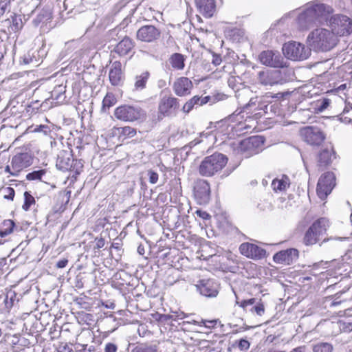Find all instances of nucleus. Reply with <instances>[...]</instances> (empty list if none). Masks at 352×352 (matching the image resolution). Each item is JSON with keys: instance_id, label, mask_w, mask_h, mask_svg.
Wrapping results in <instances>:
<instances>
[{"instance_id": "603ef678", "label": "nucleus", "mask_w": 352, "mask_h": 352, "mask_svg": "<svg viewBox=\"0 0 352 352\" xmlns=\"http://www.w3.org/2000/svg\"><path fill=\"white\" fill-rule=\"evenodd\" d=\"M148 179H149V182L151 184H156L157 180H158V174L153 171V170H149L148 171Z\"/></svg>"}, {"instance_id": "2eb2a0df", "label": "nucleus", "mask_w": 352, "mask_h": 352, "mask_svg": "<svg viewBox=\"0 0 352 352\" xmlns=\"http://www.w3.org/2000/svg\"><path fill=\"white\" fill-rule=\"evenodd\" d=\"M260 62L266 66L280 68L284 67L283 58L277 51L265 50L260 53L258 56Z\"/></svg>"}, {"instance_id": "6e6d98bb", "label": "nucleus", "mask_w": 352, "mask_h": 352, "mask_svg": "<svg viewBox=\"0 0 352 352\" xmlns=\"http://www.w3.org/2000/svg\"><path fill=\"white\" fill-rule=\"evenodd\" d=\"M105 244L104 240L103 238H96V245L94 247V250L96 252V250H99L100 248H103Z\"/></svg>"}, {"instance_id": "bf43d9fd", "label": "nucleus", "mask_w": 352, "mask_h": 352, "mask_svg": "<svg viewBox=\"0 0 352 352\" xmlns=\"http://www.w3.org/2000/svg\"><path fill=\"white\" fill-rule=\"evenodd\" d=\"M175 315H168V314H163L160 317V320L161 322H168L170 320H174Z\"/></svg>"}, {"instance_id": "aec40b11", "label": "nucleus", "mask_w": 352, "mask_h": 352, "mask_svg": "<svg viewBox=\"0 0 352 352\" xmlns=\"http://www.w3.org/2000/svg\"><path fill=\"white\" fill-rule=\"evenodd\" d=\"M33 158L28 153H22L15 155L12 159V166L16 172H19L32 165Z\"/></svg>"}, {"instance_id": "20e7f679", "label": "nucleus", "mask_w": 352, "mask_h": 352, "mask_svg": "<svg viewBox=\"0 0 352 352\" xmlns=\"http://www.w3.org/2000/svg\"><path fill=\"white\" fill-rule=\"evenodd\" d=\"M329 227V221L327 218L321 217L314 222L305 234L303 242L306 245L316 243L320 239Z\"/></svg>"}, {"instance_id": "c03bdc74", "label": "nucleus", "mask_w": 352, "mask_h": 352, "mask_svg": "<svg viewBox=\"0 0 352 352\" xmlns=\"http://www.w3.org/2000/svg\"><path fill=\"white\" fill-rule=\"evenodd\" d=\"M256 298H250L247 300H243L241 301H239L236 300V304L239 305L240 307L243 308L244 309H247L248 307L249 309L251 308L256 303Z\"/></svg>"}, {"instance_id": "de8ad7c7", "label": "nucleus", "mask_w": 352, "mask_h": 352, "mask_svg": "<svg viewBox=\"0 0 352 352\" xmlns=\"http://www.w3.org/2000/svg\"><path fill=\"white\" fill-rule=\"evenodd\" d=\"M3 191L4 192V195H3L4 199L11 200V201H12L14 199L15 191L13 188L6 187L3 189Z\"/></svg>"}, {"instance_id": "a211bd4d", "label": "nucleus", "mask_w": 352, "mask_h": 352, "mask_svg": "<svg viewBox=\"0 0 352 352\" xmlns=\"http://www.w3.org/2000/svg\"><path fill=\"white\" fill-rule=\"evenodd\" d=\"M192 87V82L189 78L180 77L174 82L173 89L177 96L183 97L190 94Z\"/></svg>"}, {"instance_id": "4be33fe9", "label": "nucleus", "mask_w": 352, "mask_h": 352, "mask_svg": "<svg viewBox=\"0 0 352 352\" xmlns=\"http://www.w3.org/2000/svg\"><path fill=\"white\" fill-rule=\"evenodd\" d=\"M316 192L321 200H325L330 194V173L326 172L322 174L317 184Z\"/></svg>"}, {"instance_id": "864d4df0", "label": "nucleus", "mask_w": 352, "mask_h": 352, "mask_svg": "<svg viewBox=\"0 0 352 352\" xmlns=\"http://www.w3.org/2000/svg\"><path fill=\"white\" fill-rule=\"evenodd\" d=\"M81 0H65L64 1V7L65 8L69 9L70 10H72L75 8V5H74V3H78Z\"/></svg>"}, {"instance_id": "bb28decb", "label": "nucleus", "mask_w": 352, "mask_h": 352, "mask_svg": "<svg viewBox=\"0 0 352 352\" xmlns=\"http://www.w3.org/2000/svg\"><path fill=\"white\" fill-rule=\"evenodd\" d=\"M21 230V227L16 225L14 221L6 219L0 225V236L5 237L14 232H19Z\"/></svg>"}, {"instance_id": "e433bc0d", "label": "nucleus", "mask_w": 352, "mask_h": 352, "mask_svg": "<svg viewBox=\"0 0 352 352\" xmlns=\"http://www.w3.org/2000/svg\"><path fill=\"white\" fill-rule=\"evenodd\" d=\"M156 351L155 346L140 344L135 346L131 352H156Z\"/></svg>"}, {"instance_id": "052dcab7", "label": "nucleus", "mask_w": 352, "mask_h": 352, "mask_svg": "<svg viewBox=\"0 0 352 352\" xmlns=\"http://www.w3.org/2000/svg\"><path fill=\"white\" fill-rule=\"evenodd\" d=\"M8 3L6 0L0 1V16L3 15L7 10Z\"/></svg>"}, {"instance_id": "f8f14e48", "label": "nucleus", "mask_w": 352, "mask_h": 352, "mask_svg": "<svg viewBox=\"0 0 352 352\" xmlns=\"http://www.w3.org/2000/svg\"><path fill=\"white\" fill-rule=\"evenodd\" d=\"M193 193L198 204H208L210 199V187L208 182L204 179H197L195 182Z\"/></svg>"}, {"instance_id": "680f3d73", "label": "nucleus", "mask_w": 352, "mask_h": 352, "mask_svg": "<svg viewBox=\"0 0 352 352\" xmlns=\"http://www.w3.org/2000/svg\"><path fill=\"white\" fill-rule=\"evenodd\" d=\"M67 263H68V259L62 258L56 263V267L57 268L62 269V268L65 267L67 266Z\"/></svg>"}, {"instance_id": "5fc2aeb1", "label": "nucleus", "mask_w": 352, "mask_h": 352, "mask_svg": "<svg viewBox=\"0 0 352 352\" xmlns=\"http://www.w3.org/2000/svg\"><path fill=\"white\" fill-rule=\"evenodd\" d=\"M228 84L230 87L233 90H238V84L236 83V79L234 76H230L228 80Z\"/></svg>"}, {"instance_id": "13d9d810", "label": "nucleus", "mask_w": 352, "mask_h": 352, "mask_svg": "<svg viewBox=\"0 0 352 352\" xmlns=\"http://www.w3.org/2000/svg\"><path fill=\"white\" fill-rule=\"evenodd\" d=\"M221 62L222 59L221 56L219 54L212 53V63L215 66H218L221 63Z\"/></svg>"}, {"instance_id": "c85d7f7f", "label": "nucleus", "mask_w": 352, "mask_h": 352, "mask_svg": "<svg viewBox=\"0 0 352 352\" xmlns=\"http://www.w3.org/2000/svg\"><path fill=\"white\" fill-rule=\"evenodd\" d=\"M186 58L180 53H173L168 58V62L175 70H183L185 67Z\"/></svg>"}, {"instance_id": "b1692460", "label": "nucleus", "mask_w": 352, "mask_h": 352, "mask_svg": "<svg viewBox=\"0 0 352 352\" xmlns=\"http://www.w3.org/2000/svg\"><path fill=\"white\" fill-rule=\"evenodd\" d=\"M195 4L200 13L205 17L210 18L216 10L214 0H195Z\"/></svg>"}, {"instance_id": "6e6552de", "label": "nucleus", "mask_w": 352, "mask_h": 352, "mask_svg": "<svg viewBox=\"0 0 352 352\" xmlns=\"http://www.w3.org/2000/svg\"><path fill=\"white\" fill-rule=\"evenodd\" d=\"M352 33V19L344 14L331 16V34L338 36H346Z\"/></svg>"}, {"instance_id": "412c9836", "label": "nucleus", "mask_w": 352, "mask_h": 352, "mask_svg": "<svg viewBox=\"0 0 352 352\" xmlns=\"http://www.w3.org/2000/svg\"><path fill=\"white\" fill-rule=\"evenodd\" d=\"M109 78L113 86L122 85L124 76L122 70V64L120 61H114L109 72Z\"/></svg>"}, {"instance_id": "774afa93", "label": "nucleus", "mask_w": 352, "mask_h": 352, "mask_svg": "<svg viewBox=\"0 0 352 352\" xmlns=\"http://www.w3.org/2000/svg\"><path fill=\"white\" fill-rule=\"evenodd\" d=\"M106 322L108 323H111L112 322H115L116 320V317L113 315H110L106 317Z\"/></svg>"}, {"instance_id": "473e14b6", "label": "nucleus", "mask_w": 352, "mask_h": 352, "mask_svg": "<svg viewBox=\"0 0 352 352\" xmlns=\"http://www.w3.org/2000/svg\"><path fill=\"white\" fill-rule=\"evenodd\" d=\"M289 179L287 176L283 177L281 179H274L272 183V186L275 191L284 190L287 187L289 186V184L288 182Z\"/></svg>"}, {"instance_id": "f704fd0d", "label": "nucleus", "mask_w": 352, "mask_h": 352, "mask_svg": "<svg viewBox=\"0 0 352 352\" xmlns=\"http://www.w3.org/2000/svg\"><path fill=\"white\" fill-rule=\"evenodd\" d=\"M330 101L327 98L318 100L314 104L315 112L318 113L324 111L329 106Z\"/></svg>"}, {"instance_id": "dca6fc26", "label": "nucleus", "mask_w": 352, "mask_h": 352, "mask_svg": "<svg viewBox=\"0 0 352 352\" xmlns=\"http://www.w3.org/2000/svg\"><path fill=\"white\" fill-rule=\"evenodd\" d=\"M239 251L241 254L245 256L254 260L261 259L264 258L266 254L265 250L257 245L250 243H243L241 244Z\"/></svg>"}, {"instance_id": "0eeeda50", "label": "nucleus", "mask_w": 352, "mask_h": 352, "mask_svg": "<svg viewBox=\"0 0 352 352\" xmlns=\"http://www.w3.org/2000/svg\"><path fill=\"white\" fill-rule=\"evenodd\" d=\"M283 52L288 59L302 60L307 59L310 56L311 49L300 43L290 41L284 44Z\"/></svg>"}, {"instance_id": "423d86ee", "label": "nucleus", "mask_w": 352, "mask_h": 352, "mask_svg": "<svg viewBox=\"0 0 352 352\" xmlns=\"http://www.w3.org/2000/svg\"><path fill=\"white\" fill-rule=\"evenodd\" d=\"M307 40L315 51L327 52L330 50V32L324 28H317L311 32Z\"/></svg>"}, {"instance_id": "c756f323", "label": "nucleus", "mask_w": 352, "mask_h": 352, "mask_svg": "<svg viewBox=\"0 0 352 352\" xmlns=\"http://www.w3.org/2000/svg\"><path fill=\"white\" fill-rule=\"evenodd\" d=\"M52 12L48 8H44L36 15V16L32 20V23L35 27L38 26L40 24L47 23L51 20Z\"/></svg>"}, {"instance_id": "c9c22d12", "label": "nucleus", "mask_w": 352, "mask_h": 352, "mask_svg": "<svg viewBox=\"0 0 352 352\" xmlns=\"http://www.w3.org/2000/svg\"><path fill=\"white\" fill-rule=\"evenodd\" d=\"M16 296L17 294L13 291H10L7 293L6 297L4 300L7 308L12 307L14 305L16 301H19V299Z\"/></svg>"}, {"instance_id": "7c9ffc66", "label": "nucleus", "mask_w": 352, "mask_h": 352, "mask_svg": "<svg viewBox=\"0 0 352 352\" xmlns=\"http://www.w3.org/2000/svg\"><path fill=\"white\" fill-rule=\"evenodd\" d=\"M330 162V152L327 148L322 149L318 155V166L321 170H325Z\"/></svg>"}, {"instance_id": "79ce46f5", "label": "nucleus", "mask_w": 352, "mask_h": 352, "mask_svg": "<svg viewBox=\"0 0 352 352\" xmlns=\"http://www.w3.org/2000/svg\"><path fill=\"white\" fill-rule=\"evenodd\" d=\"M345 294V292L344 291H341L340 292H337L336 294H334L333 296H331V307H336L338 305H341L344 302H346V298H342V299H340L339 300L340 298H341V296L344 294Z\"/></svg>"}, {"instance_id": "cd10ccee", "label": "nucleus", "mask_w": 352, "mask_h": 352, "mask_svg": "<svg viewBox=\"0 0 352 352\" xmlns=\"http://www.w3.org/2000/svg\"><path fill=\"white\" fill-rule=\"evenodd\" d=\"M151 74L148 71H144L139 75L135 76L133 91H140L146 87L147 82L150 78Z\"/></svg>"}, {"instance_id": "0e129e2a", "label": "nucleus", "mask_w": 352, "mask_h": 352, "mask_svg": "<svg viewBox=\"0 0 352 352\" xmlns=\"http://www.w3.org/2000/svg\"><path fill=\"white\" fill-rule=\"evenodd\" d=\"M258 208L260 210H265L266 209H270L271 205L267 202H264L263 204H258Z\"/></svg>"}, {"instance_id": "8fccbe9b", "label": "nucleus", "mask_w": 352, "mask_h": 352, "mask_svg": "<svg viewBox=\"0 0 352 352\" xmlns=\"http://www.w3.org/2000/svg\"><path fill=\"white\" fill-rule=\"evenodd\" d=\"M118 346L113 342H107L104 344V352H117ZM123 352V351H120Z\"/></svg>"}, {"instance_id": "393cba45", "label": "nucleus", "mask_w": 352, "mask_h": 352, "mask_svg": "<svg viewBox=\"0 0 352 352\" xmlns=\"http://www.w3.org/2000/svg\"><path fill=\"white\" fill-rule=\"evenodd\" d=\"M5 22L8 25V32L10 34L18 32L23 27L22 16L15 13H12Z\"/></svg>"}, {"instance_id": "3c124183", "label": "nucleus", "mask_w": 352, "mask_h": 352, "mask_svg": "<svg viewBox=\"0 0 352 352\" xmlns=\"http://www.w3.org/2000/svg\"><path fill=\"white\" fill-rule=\"evenodd\" d=\"M237 346L239 350L243 351L248 350L250 348V344L247 340L241 339L239 340Z\"/></svg>"}, {"instance_id": "a878e982", "label": "nucleus", "mask_w": 352, "mask_h": 352, "mask_svg": "<svg viewBox=\"0 0 352 352\" xmlns=\"http://www.w3.org/2000/svg\"><path fill=\"white\" fill-rule=\"evenodd\" d=\"M210 100L209 96L201 97L195 96L191 99L188 100L183 106L182 111L184 113H189L195 106L199 107L206 104Z\"/></svg>"}, {"instance_id": "4468645a", "label": "nucleus", "mask_w": 352, "mask_h": 352, "mask_svg": "<svg viewBox=\"0 0 352 352\" xmlns=\"http://www.w3.org/2000/svg\"><path fill=\"white\" fill-rule=\"evenodd\" d=\"M300 135L303 140L310 145L318 146L325 139V135L317 126H307L301 129Z\"/></svg>"}, {"instance_id": "72a5a7b5", "label": "nucleus", "mask_w": 352, "mask_h": 352, "mask_svg": "<svg viewBox=\"0 0 352 352\" xmlns=\"http://www.w3.org/2000/svg\"><path fill=\"white\" fill-rule=\"evenodd\" d=\"M65 87L62 85L56 86L52 92V97L58 102H63L65 100Z\"/></svg>"}, {"instance_id": "338daca9", "label": "nucleus", "mask_w": 352, "mask_h": 352, "mask_svg": "<svg viewBox=\"0 0 352 352\" xmlns=\"http://www.w3.org/2000/svg\"><path fill=\"white\" fill-rule=\"evenodd\" d=\"M186 317V315L184 313L182 312L179 314L175 315L174 320L178 321V320H182Z\"/></svg>"}, {"instance_id": "9b49d317", "label": "nucleus", "mask_w": 352, "mask_h": 352, "mask_svg": "<svg viewBox=\"0 0 352 352\" xmlns=\"http://www.w3.org/2000/svg\"><path fill=\"white\" fill-rule=\"evenodd\" d=\"M179 100L172 96H164L158 104L159 113L164 116H175L179 109Z\"/></svg>"}, {"instance_id": "1a4fd4ad", "label": "nucleus", "mask_w": 352, "mask_h": 352, "mask_svg": "<svg viewBox=\"0 0 352 352\" xmlns=\"http://www.w3.org/2000/svg\"><path fill=\"white\" fill-rule=\"evenodd\" d=\"M258 82L263 86L282 85L285 82L282 72L279 69H263L257 74Z\"/></svg>"}, {"instance_id": "69168bd1", "label": "nucleus", "mask_w": 352, "mask_h": 352, "mask_svg": "<svg viewBox=\"0 0 352 352\" xmlns=\"http://www.w3.org/2000/svg\"><path fill=\"white\" fill-rule=\"evenodd\" d=\"M200 142H201V140L199 139L195 138V140H193L192 141L189 142L188 146H189L190 148H192Z\"/></svg>"}, {"instance_id": "37998d69", "label": "nucleus", "mask_w": 352, "mask_h": 352, "mask_svg": "<svg viewBox=\"0 0 352 352\" xmlns=\"http://www.w3.org/2000/svg\"><path fill=\"white\" fill-rule=\"evenodd\" d=\"M313 352H330V344L328 342H318L314 345Z\"/></svg>"}, {"instance_id": "f3484780", "label": "nucleus", "mask_w": 352, "mask_h": 352, "mask_svg": "<svg viewBox=\"0 0 352 352\" xmlns=\"http://www.w3.org/2000/svg\"><path fill=\"white\" fill-rule=\"evenodd\" d=\"M196 287L201 295L207 298L216 297L219 294V285L212 279L199 280Z\"/></svg>"}, {"instance_id": "09e8293b", "label": "nucleus", "mask_w": 352, "mask_h": 352, "mask_svg": "<svg viewBox=\"0 0 352 352\" xmlns=\"http://www.w3.org/2000/svg\"><path fill=\"white\" fill-rule=\"evenodd\" d=\"M34 131L43 133L45 135H50L52 130L50 126L41 124L39 126H36V127L34 129Z\"/></svg>"}, {"instance_id": "ddd939ff", "label": "nucleus", "mask_w": 352, "mask_h": 352, "mask_svg": "<svg viewBox=\"0 0 352 352\" xmlns=\"http://www.w3.org/2000/svg\"><path fill=\"white\" fill-rule=\"evenodd\" d=\"M160 36L161 30L153 25H143L136 32V38L144 43H155L160 39Z\"/></svg>"}, {"instance_id": "58836bf2", "label": "nucleus", "mask_w": 352, "mask_h": 352, "mask_svg": "<svg viewBox=\"0 0 352 352\" xmlns=\"http://www.w3.org/2000/svg\"><path fill=\"white\" fill-rule=\"evenodd\" d=\"M117 100L114 95L111 93H107L102 100V108L109 109L116 103Z\"/></svg>"}, {"instance_id": "49530a36", "label": "nucleus", "mask_w": 352, "mask_h": 352, "mask_svg": "<svg viewBox=\"0 0 352 352\" xmlns=\"http://www.w3.org/2000/svg\"><path fill=\"white\" fill-rule=\"evenodd\" d=\"M252 312H256L258 316H262L264 314L265 308L263 304L261 302H256V303L249 309Z\"/></svg>"}, {"instance_id": "a18cd8bd", "label": "nucleus", "mask_w": 352, "mask_h": 352, "mask_svg": "<svg viewBox=\"0 0 352 352\" xmlns=\"http://www.w3.org/2000/svg\"><path fill=\"white\" fill-rule=\"evenodd\" d=\"M45 174L44 170H34L32 173H28L26 175V179L28 180L32 181V180H36V179H41L42 176Z\"/></svg>"}, {"instance_id": "6ab92c4d", "label": "nucleus", "mask_w": 352, "mask_h": 352, "mask_svg": "<svg viewBox=\"0 0 352 352\" xmlns=\"http://www.w3.org/2000/svg\"><path fill=\"white\" fill-rule=\"evenodd\" d=\"M298 257V251L296 249L290 248L276 253L273 256V259L276 263L290 265L296 261Z\"/></svg>"}, {"instance_id": "f03ea898", "label": "nucleus", "mask_w": 352, "mask_h": 352, "mask_svg": "<svg viewBox=\"0 0 352 352\" xmlns=\"http://www.w3.org/2000/svg\"><path fill=\"white\" fill-rule=\"evenodd\" d=\"M228 162V157L220 153H214L204 157L199 166V173L204 177H211L221 170Z\"/></svg>"}, {"instance_id": "5701e85b", "label": "nucleus", "mask_w": 352, "mask_h": 352, "mask_svg": "<svg viewBox=\"0 0 352 352\" xmlns=\"http://www.w3.org/2000/svg\"><path fill=\"white\" fill-rule=\"evenodd\" d=\"M134 41L128 36H125L111 51V53H116L119 56H125L133 50L135 47Z\"/></svg>"}, {"instance_id": "a19ab883", "label": "nucleus", "mask_w": 352, "mask_h": 352, "mask_svg": "<svg viewBox=\"0 0 352 352\" xmlns=\"http://www.w3.org/2000/svg\"><path fill=\"white\" fill-rule=\"evenodd\" d=\"M346 84H342L341 85L338 87H336V85H333V87L331 88V94L333 95H338L342 100H344V96H346V93L344 91L346 89Z\"/></svg>"}, {"instance_id": "e2e57ef3", "label": "nucleus", "mask_w": 352, "mask_h": 352, "mask_svg": "<svg viewBox=\"0 0 352 352\" xmlns=\"http://www.w3.org/2000/svg\"><path fill=\"white\" fill-rule=\"evenodd\" d=\"M201 323L204 324V327L206 328H211L213 327L217 324L216 320H201Z\"/></svg>"}, {"instance_id": "39448f33", "label": "nucleus", "mask_w": 352, "mask_h": 352, "mask_svg": "<svg viewBox=\"0 0 352 352\" xmlns=\"http://www.w3.org/2000/svg\"><path fill=\"white\" fill-rule=\"evenodd\" d=\"M114 116L121 121L135 122L145 119L146 113L138 105L123 104L115 109Z\"/></svg>"}, {"instance_id": "ea45409f", "label": "nucleus", "mask_w": 352, "mask_h": 352, "mask_svg": "<svg viewBox=\"0 0 352 352\" xmlns=\"http://www.w3.org/2000/svg\"><path fill=\"white\" fill-rule=\"evenodd\" d=\"M118 130L119 134L124 138H132L136 134V129L131 126L120 127Z\"/></svg>"}, {"instance_id": "4d7b16f0", "label": "nucleus", "mask_w": 352, "mask_h": 352, "mask_svg": "<svg viewBox=\"0 0 352 352\" xmlns=\"http://www.w3.org/2000/svg\"><path fill=\"white\" fill-rule=\"evenodd\" d=\"M195 214L200 218L204 220L210 219L211 216L206 211L201 210H197Z\"/></svg>"}, {"instance_id": "9d476101", "label": "nucleus", "mask_w": 352, "mask_h": 352, "mask_svg": "<svg viewBox=\"0 0 352 352\" xmlns=\"http://www.w3.org/2000/svg\"><path fill=\"white\" fill-rule=\"evenodd\" d=\"M263 138L262 136H251L243 140L240 142L239 150L245 157H249L257 154L259 152V147L263 144Z\"/></svg>"}, {"instance_id": "f257e3e1", "label": "nucleus", "mask_w": 352, "mask_h": 352, "mask_svg": "<svg viewBox=\"0 0 352 352\" xmlns=\"http://www.w3.org/2000/svg\"><path fill=\"white\" fill-rule=\"evenodd\" d=\"M329 7L320 0L307 4V8L298 17V23L302 30L309 29L317 23L327 21L329 14Z\"/></svg>"}, {"instance_id": "2f4dec72", "label": "nucleus", "mask_w": 352, "mask_h": 352, "mask_svg": "<svg viewBox=\"0 0 352 352\" xmlns=\"http://www.w3.org/2000/svg\"><path fill=\"white\" fill-rule=\"evenodd\" d=\"M331 329L335 333L340 331L350 332L352 331V323L341 320L331 321Z\"/></svg>"}, {"instance_id": "4c0bfd02", "label": "nucleus", "mask_w": 352, "mask_h": 352, "mask_svg": "<svg viewBox=\"0 0 352 352\" xmlns=\"http://www.w3.org/2000/svg\"><path fill=\"white\" fill-rule=\"evenodd\" d=\"M24 195V204L22 206V208L25 211L29 210L30 206L35 204V199L30 192L25 191Z\"/></svg>"}, {"instance_id": "7ed1b4c3", "label": "nucleus", "mask_w": 352, "mask_h": 352, "mask_svg": "<svg viewBox=\"0 0 352 352\" xmlns=\"http://www.w3.org/2000/svg\"><path fill=\"white\" fill-rule=\"evenodd\" d=\"M56 166L62 171H73L76 174H80L82 171L83 164L80 160L73 158L72 151L67 148L61 150L57 155Z\"/></svg>"}]
</instances>
